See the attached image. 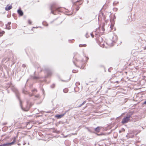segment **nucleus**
Instances as JSON below:
<instances>
[{"label":"nucleus","instance_id":"nucleus-1","mask_svg":"<svg viewBox=\"0 0 146 146\" xmlns=\"http://www.w3.org/2000/svg\"><path fill=\"white\" fill-rule=\"evenodd\" d=\"M11 89L12 91L14 92L17 98L19 100L20 102V106L21 108V109L24 111H28L30 108L32 106V104L31 103L30 104H29V103L27 102V106L26 107V108H23L22 105V102L20 100V98L19 97V94L18 90L15 88H11Z\"/></svg>","mask_w":146,"mask_h":146},{"label":"nucleus","instance_id":"nucleus-2","mask_svg":"<svg viewBox=\"0 0 146 146\" xmlns=\"http://www.w3.org/2000/svg\"><path fill=\"white\" fill-rule=\"evenodd\" d=\"M133 112H130L126 114V116L124 117L122 119L121 123L122 124H124L127 123L130 121V118L133 114Z\"/></svg>","mask_w":146,"mask_h":146},{"label":"nucleus","instance_id":"nucleus-3","mask_svg":"<svg viewBox=\"0 0 146 146\" xmlns=\"http://www.w3.org/2000/svg\"><path fill=\"white\" fill-rule=\"evenodd\" d=\"M43 68H42L40 66H38L37 69L38 71L41 72L44 70V72L47 73L48 77L50 76L52 74L51 70L49 68H47L45 66H44Z\"/></svg>","mask_w":146,"mask_h":146},{"label":"nucleus","instance_id":"nucleus-4","mask_svg":"<svg viewBox=\"0 0 146 146\" xmlns=\"http://www.w3.org/2000/svg\"><path fill=\"white\" fill-rule=\"evenodd\" d=\"M50 9L51 10V13L54 15L57 14L60 12L59 9L57 8L54 4H52L50 6Z\"/></svg>","mask_w":146,"mask_h":146},{"label":"nucleus","instance_id":"nucleus-5","mask_svg":"<svg viewBox=\"0 0 146 146\" xmlns=\"http://www.w3.org/2000/svg\"><path fill=\"white\" fill-rule=\"evenodd\" d=\"M25 88L26 84L25 85L24 88L23 89L22 92L25 94H29V96L30 97H31L34 95V94H35V92H37V89L34 88L31 90V92H32V93L31 94H29V92L26 90Z\"/></svg>","mask_w":146,"mask_h":146},{"label":"nucleus","instance_id":"nucleus-6","mask_svg":"<svg viewBox=\"0 0 146 146\" xmlns=\"http://www.w3.org/2000/svg\"><path fill=\"white\" fill-rule=\"evenodd\" d=\"M73 54L74 56L73 58L76 61L81 62H82L83 59L80 57L79 54L76 53H74Z\"/></svg>","mask_w":146,"mask_h":146},{"label":"nucleus","instance_id":"nucleus-7","mask_svg":"<svg viewBox=\"0 0 146 146\" xmlns=\"http://www.w3.org/2000/svg\"><path fill=\"white\" fill-rule=\"evenodd\" d=\"M16 137L14 138L12 142L11 143H7L0 145V146H11L13 145L16 141Z\"/></svg>","mask_w":146,"mask_h":146},{"label":"nucleus","instance_id":"nucleus-8","mask_svg":"<svg viewBox=\"0 0 146 146\" xmlns=\"http://www.w3.org/2000/svg\"><path fill=\"white\" fill-rule=\"evenodd\" d=\"M96 40L99 45L101 47H102V46H101V45H104V43H102V44L103 40L102 38L100 37V35H99V36H96Z\"/></svg>","mask_w":146,"mask_h":146},{"label":"nucleus","instance_id":"nucleus-9","mask_svg":"<svg viewBox=\"0 0 146 146\" xmlns=\"http://www.w3.org/2000/svg\"><path fill=\"white\" fill-rule=\"evenodd\" d=\"M17 12L19 15L22 16L23 15V12L21 8L19 9L17 11Z\"/></svg>","mask_w":146,"mask_h":146},{"label":"nucleus","instance_id":"nucleus-10","mask_svg":"<svg viewBox=\"0 0 146 146\" xmlns=\"http://www.w3.org/2000/svg\"><path fill=\"white\" fill-rule=\"evenodd\" d=\"M86 129L88 130V131L90 132V133H96V132H95L94 130V128H88L87 127Z\"/></svg>","mask_w":146,"mask_h":146},{"label":"nucleus","instance_id":"nucleus-11","mask_svg":"<svg viewBox=\"0 0 146 146\" xmlns=\"http://www.w3.org/2000/svg\"><path fill=\"white\" fill-rule=\"evenodd\" d=\"M67 112V111H66L64 113L61 114H57L55 116V117L57 118V119H59L61 118L65 114H66V113Z\"/></svg>","mask_w":146,"mask_h":146},{"label":"nucleus","instance_id":"nucleus-12","mask_svg":"<svg viewBox=\"0 0 146 146\" xmlns=\"http://www.w3.org/2000/svg\"><path fill=\"white\" fill-rule=\"evenodd\" d=\"M101 129V128L100 126H98L97 127L94 128V130L95 132L96 133L99 132Z\"/></svg>","mask_w":146,"mask_h":146},{"label":"nucleus","instance_id":"nucleus-13","mask_svg":"<svg viewBox=\"0 0 146 146\" xmlns=\"http://www.w3.org/2000/svg\"><path fill=\"white\" fill-rule=\"evenodd\" d=\"M12 8L11 5H7L6 7H5V10L7 11H9Z\"/></svg>","mask_w":146,"mask_h":146},{"label":"nucleus","instance_id":"nucleus-14","mask_svg":"<svg viewBox=\"0 0 146 146\" xmlns=\"http://www.w3.org/2000/svg\"><path fill=\"white\" fill-rule=\"evenodd\" d=\"M86 101H84L82 103H80V101L79 102V103H80L79 105L77 106V107L78 108H79L82 106L83 105H84L86 103Z\"/></svg>","mask_w":146,"mask_h":146},{"label":"nucleus","instance_id":"nucleus-15","mask_svg":"<svg viewBox=\"0 0 146 146\" xmlns=\"http://www.w3.org/2000/svg\"><path fill=\"white\" fill-rule=\"evenodd\" d=\"M108 5L105 3L102 7L101 9L100 10V12L102 9L104 10L107 8Z\"/></svg>","mask_w":146,"mask_h":146},{"label":"nucleus","instance_id":"nucleus-16","mask_svg":"<svg viewBox=\"0 0 146 146\" xmlns=\"http://www.w3.org/2000/svg\"><path fill=\"white\" fill-rule=\"evenodd\" d=\"M9 58H4L2 60V62H7V61H9Z\"/></svg>","mask_w":146,"mask_h":146},{"label":"nucleus","instance_id":"nucleus-17","mask_svg":"<svg viewBox=\"0 0 146 146\" xmlns=\"http://www.w3.org/2000/svg\"><path fill=\"white\" fill-rule=\"evenodd\" d=\"M31 78L34 80H37L39 79V77L38 76H33Z\"/></svg>","mask_w":146,"mask_h":146},{"label":"nucleus","instance_id":"nucleus-18","mask_svg":"<svg viewBox=\"0 0 146 146\" xmlns=\"http://www.w3.org/2000/svg\"><path fill=\"white\" fill-rule=\"evenodd\" d=\"M42 24L43 25H44L45 26H47L48 25V24L46 22H45V21L43 22Z\"/></svg>","mask_w":146,"mask_h":146},{"label":"nucleus","instance_id":"nucleus-19","mask_svg":"<svg viewBox=\"0 0 146 146\" xmlns=\"http://www.w3.org/2000/svg\"><path fill=\"white\" fill-rule=\"evenodd\" d=\"M6 29H11V26L7 24L6 25Z\"/></svg>","mask_w":146,"mask_h":146},{"label":"nucleus","instance_id":"nucleus-20","mask_svg":"<svg viewBox=\"0 0 146 146\" xmlns=\"http://www.w3.org/2000/svg\"><path fill=\"white\" fill-rule=\"evenodd\" d=\"M68 91V90L66 88L64 89L63 90V91L65 93H67Z\"/></svg>","mask_w":146,"mask_h":146},{"label":"nucleus","instance_id":"nucleus-21","mask_svg":"<svg viewBox=\"0 0 146 146\" xmlns=\"http://www.w3.org/2000/svg\"><path fill=\"white\" fill-rule=\"evenodd\" d=\"M115 38L116 40H113L112 42H115V41L117 39V36H114L113 37V38Z\"/></svg>","mask_w":146,"mask_h":146},{"label":"nucleus","instance_id":"nucleus-22","mask_svg":"<svg viewBox=\"0 0 146 146\" xmlns=\"http://www.w3.org/2000/svg\"><path fill=\"white\" fill-rule=\"evenodd\" d=\"M112 17L113 21L115 22V19H116V17L114 15H113V17Z\"/></svg>","mask_w":146,"mask_h":146},{"label":"nucleus","instance_id":"nucleus-23","mask_svg":"<svg viewBox=\"0 0 146 146\" xmlns=\"http://www.w3.org/2000/svg\"><path fill=\"white\" fill-rule=\"evenodd\" d=\"M95 134L98 136H100V135H105V134L104 133H102L101 134H98V133H96Z\"/></svg>","mask_w":146,"mask_h":146},{"label":"nucleus","instance_id":"nucleus-24","mask_svg":"<svg viewBox=\"0 0 146 146\" xmlns=\"http://www.w3.org/2000/svg\"><path fill=\"white\" fill-rule=\"evenodd\" d=\"M86 44H80L79 45V46L80 47H82V46L86 47Z\"/></svg>","mask_w":146,"mask_h":146},{"label":"nucleus","instance_id":"nucleus-25","mask_svg":"<svg viewBox=\"0 0 146 146\" xmlns=\"http://www.w3.org/2000/svg\"><path fill=\"white\" fill-rule=\"evenodd\" d=\"M5 33V32L4 31H1L0 32V37L2 36Z\"/></svg>","mask_w":146,"mask_h":146},{"label":"nucleus","instance_id":"nucleus-26","mask_svg":"<svg viewBox=\"0 0 146 146\" xmlns=\"http://www.w3.org/2000/svg\"><path fill=\"white\" fill-rule=\"evenodd\" d=\"M55 85L54 84H53L52 85H51L50 87L52 88H53L55 87Z\"/></svg>","mask_w":146,"mask_h":146},{"label":"nucleus","instance_id":"nucleus-27","mask_svg":"<svg viewBox=\"0 0 146 146\" xmlns=\"http://www.w3.org/2000/svg\"><path fill=\"white\" fill-rule=\"evenodd\" d=\"M101 29H102V31H105L104 29V25H103L102 26Z\"/></svg>","mask_w":146,"mask_h":146},{"label":"nucleus","instance_id":"nucleus-28","mask_svg":"<svg viewBox=\"0 0 146 146\" xmlns=\"http://www.w3.org/2000/svg\"><path fill=\"white\" fill-rule=\"evenodd\" d=\"M85 36L87 38L90 36L89 35H88V33H86V35H85Z\"/></svg>","mask_w":146,"mask_h":146},{"label":"nucleus","instance_id":"nucleus-29","mask_svg":"<svg viewBox=\"0 0 146 146\" xmlns=\"http://www.w3.org/2000/svg\"><path fill=\"white\" fill-rule=\"evenodd\" d=\"M35 97L37 98H40V96L39 94H37L36 95H35Z\"/></svg>","mask_w":146,"mask_h":146},{"label":"nucleus","instance_id":"nucleus-30","mask_svg":"<svg viewBox=\"0 0 146 146\" xmlns=\"http://www.w3.org/2000/svg\"><path fill=\"white\" fill-rule=\"evenodd\" d=\"M78 71L77 70H72V72L73 73H75L77 72Z\"/></svg>","mask_w":146,"mask_h":146},{"label":"nucleus","instance_id":"nucleus-31","mask_svg":"<svg viewBox=\"0 0 146 146\" xmlns=\"http://www.w3.org/2000/svg\"><path fill=\"white\" fill-rule=\"evenodd\" d=\"M69 40V42H70L71 41V42L73 43L74 41V39H72V40Z\"/></svg>","mask_w":146,"mask_h":146},{"label":"nucleus","instance_id":"nucleus-32","mask_svg":"<svg viewBox=\"0 0 146 146\" xmlns=\"http://www.w3.org/2000/svg\"><path fill=\"white\" fill-rule=\"evenodd\" d=\"M15 14L14 13H13V16L14 17V19H17V17L16 16H15Z\"/></svg>","mask_w":146,"mask_h":146},{"label":"nucleus","instance_id":"nucleus-33","mask_svg":"<svg viewBox=\"0 0 146 146\" xmlns=\"http://www.w3.org/2000/svg\"><path fill=\"white\" fill-rule=\"evenodd\" d=\"M28 23L30 25L31 24V23H32V22L30 20H28Z\"/></svg>","mask_w":146,"mask_h":146},{"label":"nucleus","instance_id":"nucleus-34","mask_svg":"<svg viewBox=\"0 0 146 146\" xmlns=\"http://www.w3.org/2000/svg\"><path fill=\"white\" fill-rule=\"evenodd\" d=\"M95 82V83H97V82L96 81H90L89 82V83H90V82Z\"/></svg>","mask_w":146,"mask_h":146},{"label":"nucleus","instance_id":"nucleus-35","mask_svg":"<svg viewBox=\"0 0 146 146\" xmlns=\"http://www.w3.org/2000/svg\"><path fill=\"white\" fill-rule=\"evenodd\" d=\"M111 69H112V68L110 67V68H109L108 69V71L109 72H111Z\"/></svg>","mask_w":146,"mask_h":146},{"label":"nucleus","instance_id":"nucleus-36","mask_svg":"<svg viewBox=\"0 0 146 146\" xmlns=\"http://www.w3.org/2000/svg\"><path fill=\"white\" fill-rule=\"evenodd\" d=\"M22 66L23 68H25L26 67V65L25 64H23Z\"/></svg>","mask_w":146,"mask_h":146},{"label":"nucleus","instance_id":"nucleus-37","mask_svg":"<svg viewBox=\"0 0 146 146\" xmlns=\"http://www.w3.org/2000/svg\"><path fill=\"white\" fill-rule=\"evenodd\" d=\"M90 35L92 38H93L94 37V35H93L92 33H90Z\"/></svg>","mask_w":146,"mask_h":146},{"label":"nucleus","instance_id":"nucleus-38","mask_svg":"<svg viewBox=\"0 0 146 146\" xmlns=\"http://www.w3.org/2000/svg\"><path fill=\"white\" fill-rule=\"evenodd\" d=\"M79 8L80 7L79 6H78L76 8V11H78L79 9Z\"/></svg>","mask_w":146,"mask_h":146},{"label":"nucleus","instance_id":"nucleus-39","mask_svg":"<svg viewBox=\"0 0 146 146\" xmlns=\"http://www.w3.org/2000/svg\"><path fill=\"white\" fill-rule=\"evenodd\" d=\"M73 63L76 66V63H75V60H73Z\"/></svg>","mask_w":146,"mask_h":146},{"label":"nucleus","instance_id":"nucleus-40","mask_svg":"<svg viewBox=\"0 0 146 146\" xmlns=\"http://www.w3.org/2000/svg\"><path fill=\"white\" fill-rule=\"evenodd\" d=\"M121 131L123 132V131H125V130L123 128H122Z\"/></svg>","mask_w":146,"mask_h":146},{"label":"nucleus","instance_id":"nucleus-41","mask_svg":"<svg viewBox=\"0 0 146 146\" xmlns=\"http://www.w3.org/2000/svg\"><path fill=\"white\" fill-rule=\"evenodd\" d=\"M143 104L146 105V100L143 102Z\"/></svg>","mask_w":146,"mask_h":146},{"label":"nucleus","instance_id":"nucleus-42","mask_svg":"<svg viewBox=\"0 0 146 146\" xmlns=\"http://www.w3.org/2000/svg\"><path fill=\"white\" fill-rule=\"evenodd\" d=\"M11 24V22H9L7 23V25H10V24Z\"/></svg>","mask_w":146,"mask_h":146},{"label":"nucleus","instance_id":"nucleus-43","mask_svg":"<svg viewBox=\"0 0 146 146\" xmlns=\"http://www.w3.org/2000/svg\"><path fill=\"white\" fill-rule=\"evenodd\" d=\"M113 25L112 24H111L110 26V28L111 29L112 27H113Z\"/></svg>","mask_w":146,"mask_h":146},{"label":"nucleus","instance_id":"nucleus-44","mask_svg":"<svg viewBox=\"0 0 146 146\" xmlns=\"http://www.w3.org/2000/svg\"><path fill=\"white\" fill-rule=\"evenodd\" d=\"M42 92L43 93V94L44 93V90L43 89H42Z\"/></svg>","mask_w":146,"mask_h":146},{"label":"nucleus","instance_id":"nucleus-45","mask_svg":"<svg viewBox=\"0 0 146 146\" xmlns=\"http://www.w3.org/2000/svg\"><path fill=\"white\" fill-rule=\"evenodd\" d=\"M7 124V123H3V125H6Z\"/></svg>","mask_w":146,"mask_h":146},{"label":"nucleus","instance_id":"nucleus-46","mask_svg":"<svg viewBox=\"0 0 146 146\" xmlns=\"http://www.w3.org/2000/svg\"><path fill=\"white\" fill-rule=\"evenodd\" d=\"M121 117V116L117 117L116 119H117L118 118H119Z\"/></svg>","mask_w":146,"mask_h":146},{"label":"nucleus","instance_id":"nucleus-47","mask_svg":"<svg viewBox=\"0 0 146 146\" xmlns=\"http://www.w3.org/2000/svg\"><path fill=\"white\" fill-rule=\"evenodd\" d=\"M68 136V135H66V136H64V138H66V137H67Z\"/></svg>","mask_w":146,"mask_h":146},{"label":"nucleus","instance_id":"nucleus-48","mask_svg":"<svg viewBox=\"0 0 146 146\" xmlns=\"http://www.w3.org/2000/svg\"><path fill=\"white\" fill-rule=\"evenodd\" d=\"M72 134L73 135H76L77 134V133H72Z\"/></svg>","mask_w":146,"mask_h":146},{"label":"nucleus","instance_id":"nucleus-49","mask_svg":"<svg viewBox=\"0 0 146 146\" xmlns=\"http://www.w3.org/2000/svg\"><path fill=\"white\" fill-rule=\"evenodd\" d=\"M0 23H1L2 25H3L2 22L1 21H0Z\"/></svg>","mask_w":146,"mask_h":146},{"label":"nucleus","instance_id":"nucleus-50","mask_svg":"<svg viewBox=\"0 0 146 146\" xmlns=\"http://www.w3.org/2000/svg\"><path fill=\"white\" fill-rule=\"evenodd\" d=\"M121 130H119V133H121Z\"/></svg>","mask_w":146,"mask_h":146},{"label":"nucleus","instance_id":"nucleus-51","mask_svg":"<svg viewBox=\"0 0 146 146\" xmlns=\"http://www.w3.org/2000/svg\"><path fill=\"white\" fill-rule=\"evenodd\" d=\"M89 59V58L88 57H86V60H88Z\"/></svg>","mask_w":146,"mask_h":146},{"label":"nucleus","instance_id":"nucleus-52","mask_svg":"<svg viewBox=\"0 0 146 146\" xmlns=\"http://www.w3.org/2000/svg\"><path fill=\"white\" fill-rule=\"evenodd\" d=\"M115 82H119L118 81H117L115 82Z\"/></svg>","mask_w":146,"mask_h":146},{"label":"nucleus","instance_id":"nucleus-53","mask_svg":"<svg viewBox=\"0 0 146 146\" xmlns=\"http://www.w3.org/2000/svg\"><path fill=\"white\" fill-rule=\"evenodd\" d=\"M95 35H96V36H98V34H95Z\"/></svg>","mask_w":146,"mask_h":146},{"label":"nucleus","instance_id":"nucleus-54","mask_svg":"<svg viewBox=\"0 0 146 146\" xmlns=\"http://www.w3.org/2000/svg\"><path fill=\"white\" fill-rule=\"evenodd\" d=\"M28 80H28H28H27V82H26V83L28 81Z\"/></svg>","mask_w":146,"mask_h":146},{"label":"nucleus","instance_id":"nucleus-55","mask_svg":"<svg viewBox=\"0 0 146 146\" xmlns=\"http://www.w3.org/2000/svg\"><path fill=\"white\" fill-rule=\"evenodd\" d=\"M86 85H88V83H86Z\"/></svg>","mask_w":146,"mask_h":146},{"label":"nucleus","instance_id":"nucleus-56","mask_svg":"<svg viewBox=\"0 0 146 146\" xmlns=\"http://www.w3.org/2000/svg\"><path fill=\"white\" fill-rule=\"evenodd\" d=\"M18 145H20V143H18Z\"/></svg>","mask_w":146,"mask_h":146},{"label":"nucleus","instance_id":"nucleus-57","mask_svg":"<svg viewBox=\"0 0 146 146\" xmlns=\"http://www.w3.org/2000/svg\"><path fill=\"white\" fill-rule=\"evenodd\" d=\"M102 15H103V13H102Z\"/></svg>","mask_w":146,"mask_h":146},{"label":"nucleus","instance_id":"nucleus-58","mask_svg":"<svg viewBox=\"0 0 146 146\" xmlns=\"http://www.w3.org/2000/svg\"><path fill=\"white\" fill-rule=\"evenodd\" d=\"M33 28H37V27H33Z\"/></svg>","mask_w":146,"mask_h":146},{"label":"nucleus","instance_id":"nucleus-59","mask_svg":"<svg viewBox=\"0 0 146 146\" xmlns=\"http://www.w3.org/2000/svg\"><path fill=\"white\" fill-rule=\"evenodd\" d=\"M25 143H23V145H25Z\"/></svg>","mask_w":146,"mask_h":146},{"label":"nucleus","instance_id":"nucleus-60","mask_svg":"<svg viewBox=\"0 0 146 146\" xmlns=\"http://www.w3.org/2000/svg\"><path fill=\"white\" fill-rule=\"evenodd\" d=\"M74 90H75V92H76V90H75V89H74Z\"/></svg>","mask_w":146,"mask_h":146},{"label":"nucleus","instance_id":"nucleus-61","mask_svg":"<svg viewBox=\"0 0 146 146\" xmlns=\"http://www.w3.org/2000/svg\"><path fill=\"white\" fill-rule=\"evenodd\" d=\"M117 121H118V119L117 120Z\"/></svg>","mask_w":146,"mask_h":146},{"label":"nucleus","instance_id":"nucleus-62","mask_svg":"<svg viewBox=\"0 0 146 146\" xmlns=\"http://www.w3.org/2000/svg\"><path fill=\"white\" fill-rule=\"evenodd\" d=\"M103 140H106V139H103Z\"/></svg>","mask_w":146,"mask_h":146},{"label":"nucleus","instance_id":"nucleus-63","mask_svg":"<svg viewBox=\"0 0 146 146\" xmlns=\"http://www.w3.org/2000/svg\"><path fill=\"white\" fill-rule=\"evenodd\" d=\"M97 29H96V31L97 30Z\"/></svg>","mask_w":146,"mask_h":146},{"label":"nucleus","instance_id":"nucleus-64","mask_svg":"<svg viewBox=\"0 0 146 146\" xmlns=\"http://www.w3.org/2000/svg\"><path fill=\"white\" fill-rule=\"evenodd\" d=\"M62 23V22H61L60 23Z\"/></svg>","mask_w":146,"mask_h":146}]
</instances>
